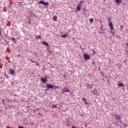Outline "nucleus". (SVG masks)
Instances as JSON below:
<instances>
[{
    "label": "nucleus",
    "mask_w": 128,
    "mask_h": 128,
    "mask_svg": "<svg viewBox=\"0 0 128 128\" xmlns=\"http://www.w3.org/2000/svg\"><path fill=\"white\" fill-rule=\"evenodd\" d=\"M36 40H40V38H42V36H36Z\"/></svg>",
    "instance_id": "15"
},
{
    "label": "nucleus",
    "mask_w": 128,
    "mask_h": 128,
    "mask_svg": "<svg viewBox=\"0 0 128 128\" xmlns=\"http://www.w3.org/2000/svg\"><path fill=\"white\" fill-rule=\"evenodd\" d=\"M86 88H92V85L88 84H86Z\"/></svg>",
    "instance_id": "12"
},
{
    "label": "nucleus",
    "mask_w": 128,
    "mask_h": 128,
    "mask_svg": "<svg viewBox=\"0 0 128 128\" xmlns=\"http://www.w3.org/2000/svg\"><path fill=\"white\" fill-rule=\"evenodd\" d=\"M4 102V100L2 99V102Z\"/></svg>",
    "instance_id": "25"
},
{
    "label": "nucleus",
    "mask_w": 128,
    "mask_h": 128,
    "mask_svg": "<svg viewBox=\"0 0 128 128\" xmlns=\"http://www.w3.org/2000/svg\"><path fill=\"white\" fill-rule=\"evenodd\" d=\"M62 38H68V35H66V34H64V35H62Z\"/></svg>",
    "instance_id": "18"
},
{
    "label": "nucleus",
    "mask_w": 128,
    "mask_h": 128,
    "mask_svg": "<svg viewBox=\"0 0 128 128\" xmlns=\"http://www.w3.org/2000/svg\"><path fill=\"white\" fill-rule=\"evenodd\" d=\"M42 44H44V46H48V42H42Z\"/></svg>",
    "instance_id": "11"
},
{
    "label": "nucleus",
    "mask_w": 128,
    "mask_h": 128,
    "mask_svg": "<svg viewBox=\"0 0 128 128\" xmlns=\"http://www.w3.org/2000/svg\"><path fill=\"white\" fill-rule=\"evenodd\" d=\"M120 28H124V26H120Z\"/></svg>",
    "instance_id": "23"
},
{
    "label": "nucleus",
    "mask_w": 128,
    "mask_h": 128,
    "mask_svg": "<svg viewBox=\"0 0 128 128\" xmlns=\"http://www.w3.org/2000/svg\"><path fill=\"white\" fill-rule=\"evenodd\" d=\"M92 64H94V62L93 61V62H92Z\"/></svg>",
    "instance_id": "28"
},
{
    "label": "nucleus",
    "mask_w": 128,
    "mask_h": 128,
    "mask_svg": "<svg viewBox=\"0 0 128 128\" xmlns=\"http://www.w3.org/2000/svg\"><path fill=\"white\" fill-rule=\"evenodd\" d=\"M32 62H34V61H32Z\"/></svg>",
    "instance_id": "37"
},
{
    "label": "nucleus",
    "mask_w": 128,
    "mask_h": 128,
    "mask_svg": "<svg viewBox=\"0 0 128 128\" xmlns=\"http://www.w3.org/2000/svg\"><path fill=\"white\" fill-rule=\"evenodd\" d=\"M16 74V72H14V70H11L9 71V74H13L14 76H16V74Z\"/></svg>",
    "instance_id": "8"
},
{
    "label": "nucleus",
    "mask_w": 128,
    "mask_h": 128,
    "mask_svg": "<svg viewBox=\"0 0 128 128\" xmlns=\"http://www.w3.org/2000/svg\"><path fill=\"white\" fill-rule=\"evenodd\" d=\"M126 46H128V43H127Z\"/></svg>",
    "instance_id": "33"
},
{
    "label": "nucleus",
    "mask_w": 128,
    "mask_h": 128,
    "mask_svg": "<svg viewBox=\"0 0 128 128\" xmlns=\"http://www.w3.org/2000/svg\"><path fill=\"white\" fill-rule=\"evenodd\" d=\"M18 128H24V127L22 126H19Z\"/></svg>",
    "instance_id": "21"
},
{
    "label": "nucleus",
    "mask_w": 128,
    "mask_h": 128,
    "mask_svg": "<svg viewBox=\"0 0 128 128\" xmlns=\"http://www.w3.org/2000/svg\"><path fill=\"white\" fill-rule=\"evenodd\" d=\"M109 26L110 27L111 30H114V25H112V22L109 23Z\"/></svg>",
    "instance_id": "10"
},
{
    "label": "nucleus",
    "mask_w": 128,
    "mask_h": 128,
    "mask_svg": "<svg viewBox=\"0 0 128 128\" xmlns=\"http://www.w3.org/2000/svg\"><path fill=\"white\" fill-rule=\"evenodd\" d=\"M70 89L68 88H64V90H62V92L64 94V92H70Z\"/></svg>",
    "instance_id": "5"
},
{
    "label": "nucleus",
    "mask_w": 128,
    "mask_h": 128,
    "mask_svg": "<svg viewBox=\"0 0 128 128\" xmlns=\"http://www.w3.org/2000/svg\"><path fill=\"white\" fill-rule=\"evenodd\" d=\"M46 90H50V88H47L46 89Z\"/></svg>",
    "instance_id": "24"
},
{
    "label": "nucleus",
    "mask_w": 128,
    "mask_h": 128,
    "mask_svg": "<svg viewBox=\"0 0 128 128\" xmlns=\"http://www.w3.org/2000/svg\"><path fill=\"white\" fill-rule=\"evenodd\" d=\"M84 58L86 60H90V55L88 54H84Z\"/></svg>",
    "instance_id": "4"
},
{
    "label": "nucleus",
    "mask_w": 128,
    "mask_h": 128,
    "mask_svg": "<svg viewBox=\"0 0 128 128\" xmlns=\"http://www.w3.org/2000/svg\"><path fill=\"white\" fill-rule=\"evenodd\" d=\"M116 4H122V0H115Z\"/></svg>",
    "instance_id": "13"
},
{
    "label": "nucleus",
    "mask_w": 128,
    "mask_h": 128,
    "mask_svg": "<svg viewBox=\"0 0 128 128\" xmlns=\"http://www.w3.org/2000/svg\"><path fill=\"white\" fill-rule=\"evenodd\" d=\"M12 40L13 41V42L14 44H16V38H12Z\"/></svg>",
    "instance_id": "16"
},
{
    "label": "nucleus",
    "mask_w": 128,
    "mask_h": 128,
    "mask_svg": "<svg viewBox=\"0 0 128 128\" xmlns=\"http://www.w3.org/2000/svg\"><path fill=\"white\" fill-rule=\"evenodd\" d=\"M0 34H2V30L0 29Z\"/></svg>",
    "instance_id": "26"
},
{
    "label": "nucleus",
    "mask_w": 128,
    "mask_h": 128,
    "mask_svg": "<svg viewBox=\"0 0 128 128\" xmlns=\"http://www.w3.org/2000/svg\"><path fill=\"white\" fill-rule=\"evenodd\" d=\"M102 76H104V73L102 72Z\"/></svg>",
    "instance_id": "30"
},
{
    "label": "nucleus",
    "mask_w": 128,
    "mask_h": 128,
    "mask_svg": "<svg viewBox=\"0 0 128 128\" xmlns=\"http://www.w3.org/2000/svg\"><path fill=\"white\" fill-rule=\"evenodd\" d=\"M90 22H91V24L94 22V19L93 18H90Z\"/></svg>",
    "instance_id": "19"
},
{
    "label": "nucleus",
    "mask_w": 128,
    "mask_h": 128,
    "mask_svg": "<svg viewBox=\"0 0 128 128\" xmlns=\"http://www.w3.org/2000/svg\"><path fill=\"white\" fill-rule=\"evenodd\" d=\"M100 34H102V32H100Z\"/></svg>",
    "instance_id": "36"
},
{
    "label": "nucleus",
    "mask_w": 128,
    "mask_h": 128,
    "mask_svg": "<svg viewBox=\"0 0 128 128\" xmlns=\"http://www.w3.org/2000/svg\"><path fill=\"white\" fill-rule=\"evenodd\" d=\"M64 78H66V76L64 75Z\"/></svg>",
    "instance_id": "31"
},
{
    "label": "nucleus",
    "mask_w": 128,
    "mask_h": 128,
    "mask_svg": "<svg viewBox=\"0 0 128 128\" xmlns=\"http://www.w3.org/2000/svg\"><path fill=\"white\" fill-rule=\"evenodd\" d=\"M92 52H94V50H92Z\"/></svg>",
    "instance_id": "35"
},
{
    "label": "nucleus",
    "mask_w": 128,
    "mask_h": 128,
    "mask_svg": "<svg viewBox=\"0 0 128 128\" xmlns=\"http://www.w3.org/2000/svg\"><path fill=\"white\" fill-rule=\"evenodd\" d=\"M56 87L57 88H58V86H56Z\"/></svg>",
    "instance_id": "32"
},
{
    "label": "nucleus",
    "mask_w": 128,
    "mask_h": 128,
    "mask_svg": "<svg viewBox=\"0 0 128 128\" xmlns=\"http://www.w3.org/2000/svg\"><path fill=\"white\" fill-rule=\"evenodd\" d=\"M40 80L43 82V84H46L48 81V79L46 78H41Z\"/></svg>",
    "instance_id": "6"
},
{
    "label": "nucleus",
    "mask_w": 128,
    "mask_h": 128,
    "mask_svg": "<svg viewBox=\"0 0 128 128\" xmlns=\"http://www.w3.org/2000/svg\"><path fill=\"white\" fill-rule=\"evenodd\" d=\"M52 18L53 20H54V22H56V20H58V17H56V16H53Z\"/></svg>",
    "instance_id": "14"
},
{
    "label": "nucleus",
    "mask_w": 128,
    "mask_h": 128,
    "mask_svg": "<svg viewBox=\"0 0 128 128\" xmlns=\"http://www.w3.org/2000/svg\"><path fill=\"white\" fill-rule=\"evenodd\" d=\"M20 55L18 54V58H20Z\"/></svg>",
    "instance_id": "27"
},
{
    "label": "nucleus",
    "mask_w": 128,
    "mask_h": 128,
    "mask_svg": "<svg viewBox=\"0 0 128 128\" xmlns=\"http://www.w3.org/2000/svg\"><path fill=\"white\" fill-rule=\"evenodd\" d=\"M37 66H38V64H37Z\"/></svg>",
    "instance_id": "38"
},
{
    "label": "nucleus",
    "mask_w": 128,
    "mask_h": 128,
    "mask_svg": "<svg viewBox=\"0 0 128 128\" xmlns=\"http://www.w3.org/2000/svg\"><path fill=\"white\" fill-rule=\"evenodd\" d=\"M82 4H84V2H80V4H78V6L76 8L77 10H78V11L80 10L82 8Z\"/></svg>",
    "instance_id": "3"
},
{
    "label": "nucleus",
    "mask_w": 128,
    "mask_h": 128,
    "mask_svg": "<svg viewBox=\"0 0 128 128\" xmlns=\"http://www.w3.org/2000/svg\"><path fill=\"white\" fill-rule=\"evenodd\" d=\"M46 88H50L51 90H52L54 88V86L52 84H46Z\"/></svg>",
    "instance_id": "7"
},
{
    "label": "nucleus",
    "mask_w": 128,
    "mask_h": 128,
    "mask_svg": "<svg viewBox=\"0 0 128 128\" xmlns=\"http://www.w3.org/2000/svg\"><path fill=\"white\" fill-rule=\"evenodd\" d=\"M6 110H8V108H6Z\"/></svg>",
    "instance_id": "34"
},
{
    "label": "nucleus",
    "mask_w": 128,
    "mask_h": 128,
    "mask_svg": "<svg viewBox=\"0 0 128 128\" xmlns=\"http://www.w3.org/2000/svg\"><path fill=\"white\" fill-rule=\"evenodd\" d=\"M2 104H6L3 102Z\"/></svg>",
    "instance_id": "29"
},
{
    "label": "nucleus",
    "mask_w": 128,
    "mask_h": 128,
    "mask_svg": "<svg viewBox=\"0 0 128 128\" xmlns=\"http://www.w3.org/2000/svg\"><path fill=\"white\" fill-rule=\"evenodd\" d=\"M92 94H98V90L96 88H94V90H92Z\"/></svg>",
    "instance_id": "9"
},
{
    "label": "nucleus",
    "mask_w": 128,
    "mask_h": 128,
    "mask_svg": "<svg viewBox=\"0 0 128 128\" xmlns=\"http://www.w3.org/2000/svg\"><path fill=\"white\" fill-rule=\"evenodd\" d=\"M72 128H76V127L74 126H72Z\"/></svg>",
    "instance_id": "22"
},
{
    "label": "nucleus",
    "mask_w": 128,
    "mask_h": 128,
    "mask_svg": "<svg viewBox=\"0 0 128 128\" xmlns=\"http://www.w3.org/2000/svg\"><path fill=\"white\" fill-rule=\"evenodd\" d=\"M118 86H124V85L122 83H119L118 84Z\"/></svg>",
    "instance_id": "17"
},
{
    "label": "nucleus",
    "mask_w": 128,
    "mask_h": 128,
    "mask_svg": "<svg viewBox=\"0 0 128 128\" xmlns=\"http://www.w3.org/2000/svg\"><path fill=\"white\" fill-rule=\"evenodd\" d=\"M112 118L115 120H116L117 122H120V124H122V117L118 114H112Z\"/></svg>",
    "instance_id": "1"
},
{
    "label": "nucleus",
    "mask_w": 128,
    "mask_h": 128,
    "mask_svg": "<svg viewBox=\"0 0 128 128\" xmlns=\"http://www.w3.org/2000/svg\"><path fill=\"white\" fill-rule=\"evenodd\" d=\"M82 100H84V102H86V100L84 98H82Z\"/></svg>",
    "instance_id": "20"
},
{
    "label": "nucleus",
    "mask_w": 128,
    "mask_h": 128,
    "mask_svg": "<svg viewBox=\"0 0 128 128\" xmlns=\"http://www.w3.org/2000/svg\"><path fill=\"white\" fill-rule=\"evenodd\" d=\"M38 4H43L44 6H48L49 4L48 2H44V0H41L38 2Z\"/></svg>",
    "instance_id": "2"
}]
</instances>
